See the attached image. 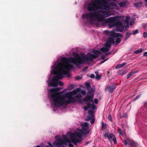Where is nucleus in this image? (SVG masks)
<instances>
[{
  "label": "nucleus",
  "mask_w": 147,
  "mask_h": 147,
  "mask_svg": "<svg viewBox=\"0 0 147 147\" xmlns=\"http://www.w3.org/2000/svg\"><path fill=\"white\" fill-rule=\"evenodd\" d=\"M115 1L116 0H112ZM111 0H92L87 6V9L90 11L82 15L83 21L86 24L90 23L94 24L97 27H100L107 24L109 28L117 26V31H123L124 27L129 28L126 26L125 22H123L124 26L121 20V16H117L111 17L104 19L115 14L114 11H110V6L115 7L116 10H118L119 7L114 2L109 1Z\"/></svg>",
  "instance_id": "f257e3e1"
},
{
  "label": "nucleus",
  "mask_w": 147,
  "mask_h": 147,
  "mask_svg": "<svg viewBox=\"0 0 147 147\" xmlns=\"http://www.w3.org/2000/svg\"><path fill=\"white\" fill-rule=\"evenodd\" d=\"M92 52L94 54L88 53L86 55L81 53L80 55L74 52L73 53V55L74 56V58L63 57L61 59L60 62H55L51 66V73L56 76L52 78L51 81H49L50 76L48 77V80H47L48 85L51 86H57L58 85L61 86L63 85V83L59 80L65 75H67L68 77L70 76L69 71L73 68V65L80 67L81 65L84 64L88 61H93L101 54L100 51L98 50H94Z\"/></svg>",
  "instance_id": "f03ea898"
},
{
  "label": "nucleus",
  "mask_w": 147,
  "mask_h": 147,
  "mask_svg": "<svg viewBox=\"0 0 147 147\" xmlns=\"http://www.w3.org/2000/svg\"><path fill=\"white\" fill-rule=\"evenodd\" d=\"M81 89L78 88L72 91L67 92L61 95L64 92L62 91L56 93L55 95L52 94V97L51 98L50 102L52 105L55 107H59L60 106L65 105V108L68 104L74 103L77 102L78 103H82V100L78 99L82 97L81 94H79Z\"/></svg>",
  "instance_id": "7ed1b4c3"
},
{
  "label": "nucleus",
  "mask_w": 147,
  "mask_h": 147,
  "mask_svg": "<svg viewBox=\"0 0 147 147\" xmlns=\"http://www.w3.org/2000/svg\"><path fill=\"white\" fill-rule=\"evenodd\" d=\"M82 127V129L77 128L74 133L70 131L67 132V136L69 138L72 143L76 145L78 143L81 142L82 140V137L88 133L87 130L89 128V125L87 122H84L81 124Z\"/></svg>",
  "instance_id": "20e7f679"
},
{
  "label": "nucleus",
  "mask_w": 147,
  "mask_h": 147,
  "mask_svg": "<svg viewBox=\"0 0 147 147\" xmlns=\"http://www.w3.org/2000/svg\"><path fill=\"white\" fill-rule=\"evenodd\" d=\"M104 34L109 36L108 40L106 42L105 47L100 49V50L103 53L109 51L111 47V43H115L117 44L121 41L120 38H122L123 36L119 33H115L114 30L109 31L108 30L104 31Z\"/></svg>",
  "instance_id": "39448f33"
},
{
  "label": "nucleus",
  "mask_w": 147,
  "mask_h": 147,
  "mask_svg": "<svg viewBox=\"0 0 147 147\" xmlns=\"http://www.w3.org/2000/svg\"><path fill=\"white\" fill-rule=\"evenodd\" d=\"M67 136V135H63L62 139H61L59 136H57L55 137L56 140L53 143V144L50 142H48V144L51 147H66V146L68 144L69 146L73 147V145Z\"/></svg>",
  "instance_id": "423d86ee"
},
{
  "label": "nucleus",
  "mask_w": 147,
  "mask_h": 147,
  "mask_svg": "<svg viewBox=\"0 0 147 147\" xmlns=\"http://www.w3.org/2000/svg\"><path fill=\"white\" fill-rule=\"evenodd\" d=\"M88 90L87 93V96H86L83 99H82V101L81 103H82L83 101H87L88 102H91L92 103L94 102L95 104H97L98 102V99H95L94 101L92 100L93 97V90L90 86H88L87 88Z\"/></svg>",
  "instance_id": "0eeeda50"
},
{
  "label": "nucleus",
  "mask_w": 147,
  "mask_h": 147,
  "mask_svg": "<svg viewBox=\"0 0 147 147\" xmlns=\"http://www.w3.org/2000/svg\"><path fill=\"white\" fill-rule=\"evenodd\" d=\"M61 88L60 87L54 88H53L51 89L50 90L49 92L48 96L51 100V98L52 97V94L54 95L56 94V93L57 92V91H59L60 90Z\"/></svg>",
  "instance_id": "6e6552de"
},
{
  "label": "nucleus",
  "mask_w": 147,
  "mask_h": 147,
  "mask_svg": "<svg viewBox=\"0 0 147 147\" xmlns=\"http://www.w3.org/2000/svg\"><path fill=\"white\" fill-rule=\"evenodd\" d=\"M124 144L125 145H127V144L131 145V147H138V144L136 143L135 142L133 141H129L128 142L126 140H125L124 141Z\"/></svg>",
  "instance_id": "1a4fd4ad"
},
{
  "label": "nucleus",
  "mask_w": 147,
  "mask_h": 147,
  "mask_svg": "<svg viewBox=\"0 0 147 147\" xmlns=\"http://www.w3.org/2000/svg\"><path fill=\"white\" fill-rule=\"evenodd\" d=\"M94 111L92 110L89 111V114L86 117V121H89L92 118L94 117Z\"/></svg>",
  "instance_id": "9d476101"
},
{
  "label": "nucleus",
  "mask_w": 147,
  "mask_h": 147,
  "mask_svg": "<svg viewBox=\"0 0 147 147\" xmlns=\"http://www.w3.org/2000/svg\"><path fill=\"white\" fill-rule=\"evenodd\" d=\"M86 105H87V106H84V107L85 111H87L88 108L92 109H94L96 108V107L94 105H91L90 103H88V102L86 103Z\"/></svg>",
  "instance_id": "9b49d317"
},
{
  "label": "nucleus",
  "mask_w": 147,
  "mask_h": 147,
  "mask_svg": "<svg viewBox=\"0 0 147 147\" xmlns=\"http://www.w3.org/2000/svg\"><path fill=\"white\" fill-rule=\"evenodd\" d=\"M116 86L115 85H112L110 86H108L106 88V90H108L111 93L116 88Z\"/></svg>",
  "instance_id": "f8f14e48"
},
{
  "label": "nucleus",
  "mask_w": 147,
  "mask_h": 147,
  "mask_svg": "<svg viewBox=\"0 0 147 147\" xmlns=\"http://www.w3.org/2000/svg\"><path fill=\"white\" fill-rule=\"evenodd\" d=\"M104 136L105 137L108 138L109 140H111V139L113 137L114 135L112 134H109L108 132H105Z\"/></svg>",
  "instance_id": "ddd939ff"
},
{
  "label": "nucleus",
  "mask_w": 147,
  "mask_h": 147,
  "mask_svg": "<svg viewBox=\"0 0 147 147\" xmlns=\"http://www.w3.org/2000/svg\"><path fill=\"white\" fill-rule=\"evenodd\" d=\"M130 16L129 15H128L126 16L125 20L123 21L124 22H126V23L127 24V25L126 26L127 27H129V22L130 19Z\"/></svg>",
  "instance_id": "4468645a"
},
{
  "label": "nucleus",
  "mask_w": 147,
  "mask_h": 147,
  "mask_svg": "<svg viewBox=\"0 0 147 147\" xmlns=\"http://www.w3.org/2000/svg\"><path fill=\"white\" fill-rule=\"evenodd\" d=\"M126 64L125 63H123L121 64H119L117 65L116 67V68H120L125 65Z\"/></svg>",
  "instance_id": "2eb2a0df"
},
{
  "label": "nucleus",
  "mask_w": 147,
  "mask_h": 147,
  "mask_svg": "<svg viewBox=\"0 0 147 147\" xmlns=\"http://www.w3.org/2000/svg\"><path fill=\"white\" fill-rule=\"evenodd\" d=\"M136 73L134 72H129L127 76V79L129 78L131 76L134 74Z\"/></svg>",
  "instance_id": "dca6fc26"
},
{
  "label": "nucleus",
  "mask_w": 147,
  "mask_h": 147,
  "mask_svg": "<svg viewBox=\"0 0 147 147\" xmlns=\"http://www.w3.org/2000/svg\"><path fill=\"white\" fill-rule=\"evenodd\" d=\"M142 3L141 2H139L137 3H134V5L137 8L140 7L142 5Z\"/></svg>",
  "instance_id": "f3484780"
},
{
  "label": "nucleus",
  "mask_w": 147,
  "mask_h": 147,
  "mask_svg": "<svg viewBox=\"0 0 147 147\" xmlns=\"http://www.w3.org/2000/svg\"><path fill=\"white\" fill-rule=\"evenodd\" d=\"M119 4L120 6L123 7L125 6L126 4V3L125 1L120 2L119 3Z\"/></svg>",
  "instance_id": "a211bd4d"
},
{
  "label": "nucleus",
  "mask_w": 147,
  "mask_h": 147,
  "mask_svg": "<svg viewBox=\"0 0 147 147\" xmlns=\"http://www.w3.org/2000/svg\"><path fill=\"white\" fill-rule=\"evenodd\" d=\"M110 52H108L107 53H106L104 55H102L101 56V58L102 59H104L105 58V56L107 55H108L110 54Z\"/></svg>",
  "instance_id": "6ab92c4d"
},
{
  "label": "nucleus",
  "mask_w": 147,
  "mask_h": 147,
  "mask_svg": "<svg viewBox=\"0 0 147 147\" xmlns=\"http://www.w3.org/2000/svg\"><path fill=\"white\" fill-rule=\"evenodd\" d=\"M131 35V33L127 32L126 33V37L125 38V40H126Z\"/></svg>",
  "instance_id": "aec40b11"
},
{
  "label": "nucleus",
  "mask_w": 147,
  "mask_h": 147,
  "mask_svg": "<svg viewBox=\"0 0 147 147\" xmlns=\"http://www.w3.org/2000/svg\"><path fill=\"white\" fill-rule=\"evenodd\" d=\"M143 51V49L142 48L140 49L139 50H137L134 52L135 54H138L142 52Z\"/></svg>",
  "instance_id": "412c9836"
},
{
  "label": "nucleus",
  "mask_w": 147,
  "mask_h": 147,
  "mask_svg": "<svg viewBox=\"0 0 147 147\" xmlns=\"http://www.w3.org/2000/svg\"><path fill=\"white\" fill-rule=\"evenodd\" d=\"M135 19V18H133L131 19V21L129 23V24L130 26L134 24Z\"/></svg>",
  "instance_id": "4be33fe9"
},
{
  "label": "nucleus",
  "mask_w": 147,
  "mask_h": 147,
  "mask_svg": "<svg viewBox=\"0 0 147 147\" xmlns=\"http://www.w3.org/2000/svg\"><path fill=\"white\" fill-rule=\"evenodd\" d=\"M102 126L101 127V129L102 130H104L106 128V124L104 123L103 122L102 123Z\"/></svg>",
  "instance_id": "5701e85b"
},
{
  "label": "nucleus",
  "mask_w": 147,
  "mask_h": 147,
  "mask_svg": "<svg viewBox=\"0 0 147 147\" xmlns=\"http://www.w3.org/2000/svg\"><path fill=\"white\" fill-rule=\"evenodd\" d=\"M126 73V72H125L123 70L120 71L119 72V74L120 75H123L125 74Z\"/></svg>",
  "instance_id": "b1692460"
},
{
  "label": "nucleus",
  "mask_w": 147,
  "mask_h": 147,
  "mask_svg": "<svg viewBox=\"0 0 147 147\" xmlns=\"http://www.w3.org/2000/svg\"><path fill=\"white\" fill-rule=\"evenodd\" d=\"M73 87L74 85H71L69 86H68V87H67V89L69 90H71L73 88Z\"/></svg>",
  "instance_id": "393cba45"
},
{
  "label": "nucleus",
  "mask_w": 147,
  "mask_h": 147,
  "mask_svg": "<svg viewBox=\"0 0 147 147\" xmlns=\"http://www.w3.org/2000/svg\"><path fill=\"white\" fill-rule=\"evenodd\" d=\"M139 33V31L138 30H135L133 31V34L135 35Z\"/></svg>",
  "instance_id": "a878e982"
},
{
  "label": "nucleus",
  "mask_w": 147,
  "mask_h": 147,
  "mask_svg": "<svg viewBox=\"0 0 147 147\" xmlns=\"http://www.w3.org/2000/svg\"><path fill=\"white\" fill-rule=\"evenodd\" d=\"M112 138H113V142H114V143L115 144H116L117 143V141H116V138L114 136Z\"/></svg>",
  "instance_id": "bb28decb"
},
{
  "label": "nucleus",
  "mask_w": 147,
  "mask_h": 147,
  "mask_svg": "<svg viewBox=\"0 0 147 147\" xmlns=\"http://www.w3.org/2000/svg\"><path fill=\"white\" fill-rule=\"evenodd\" d=\"M143 36L144 38H146L147 37V33L145 32H144L143 33Z\"/></svg>",
  "instance_id": "cd10ccee"
},
{
  "label": "nucleus",
  "mask_w": 147,
  "mask_h": 147,
  "mask_svg": "<svg viewBox=\"0 0 147 147\" xmlns=\"http://www.w3.org/2000/svg\"><path fill=\"white\" fill-rule=\"evenodd\" d=\"M108 118L111 121H112L113 119L112 118L111 116L110 115H108Z\"/></svg>",
  "instance_id": "c85d7f7f"
},
{
  "label": "nucleus",
  "mask_w": 147,
  "mask_h": 147,
  "mask_svg": "<svg viewBox=\"0 0 147 147\" xmlns=\"http://www.w3.org/2000/svg\"><path fill=\"white\" fill-rule=\"evenodd\" d=\"M75 78L76 80H79L82 79V77L80 76H78L76 77Z\"/></svg>",
  "instance_id": "c756f323"
},
{
  "label": "nucleus",
  "mask_w": 147,
  "mask_h": 147,
  "mask_svg": "<svg viewBox=\"0 0 147 147\" xmlns=\"http://www.w3.org/2000/svg\"><path fill=\"white\" fill-rule=\"evenodd\" d=\"M118 131L119 134H120L121 135H123L122 131L121 129H118Z\"/></svg>",
  "instance_id": "7c9ffc66"
},
{
  "label": "nucleus",
  "mask_w": 147,
  "mask_h": 147,
  "mask_svg": "<svg viewBox=\"0 0 147 147\" xmlns=\"http://www.w3.org/2000/svg\"><path fill=\"white\" fill-rule=\"evenodd\" d=\"M95 121V119L94 118H92L91 119V120L90 121V123L92 124H93L94 123Z\"/></svg>",
  "instance_id": "2f4dec72"
},
{
  "label": "nucleus",
  "mask_w": 147,
  "mask_h": 147,
  "mask_svg": "<svg viewBox=\"0 0 147 147\" xmlns=\"http://www.w3.org/2000/svg\"><path fill=\"white\" fill-rule=\"evenodd\" d=\"M101 78V76L99 75H97L95 77L96 79L97 80Z\"/></svg>",
  "instance_id": "473e14b6"
},
{
  "label": "nucleus",
  "mask_w": 147,
  "mask_h": 147,
  "mask_svg": "<svg viewBox=\"0 0 147 147\" xmlns=\"http://www.w3.org/2000/svg\"><path fill=\"white\" fill-rule=\"evenodd\" d=\"M140 97V95H139L137 96L134 99V101H135Z\"/></svg>",
  "instance_id": "72a5a7b5"
},
{
  "label": "nucleus",
  "mask_w": 147,
  "mask_h": 147,
  "mask_svg": "<svg viewBox=\"0 0 147 147\" xmlns=\"http://www.w3.org/2000/svg\"><path fill=\"white\" fill-rule=\"evenodd\" d=\"M81 93L83 95H85L86 94V92L84 90H82L81 92Z\"/></svg>",
  "instance_id": "f704fd0d"
},
{
  "label": "nucleus",
  "mask_w": 147,
  "mask_h": 147,
  "mask_svg": "<svg viewBox=\"0 0 147 147\" xmlns=\"http://www.w3.org/2000/svg\"><path fill=\"white\" fill-rule=\"evenodd\" d=\"M144 56H147V52H144L143 53Z\"/></svg>",
  "instance_id": "c9c22d12"
},
{
  "label": "nucleus",
  "mask_w": 147,
  "mask_h": 147,
  "mask_svg": "<svg viewBox=\"0 0 147 147\" xmlns=\"http://www.w3.org/2000/svg\"><path fill=\"white\" fill-rule=\"evenodd\" d=\"M95 76L94 75V74H92L90 76V77L91 78H94Z\"/></svg>",
  "instance_id": "e433bc0d"
},
{
  "label": "nucleus",
  "mask_w": 147,
  "mask_h": 147,
  "mask_svg": "<svg viewBox=\"0 0 147 147\" xmlns=\"http://www.w3.org/2000/svg\"><path fill=\"white\" fill-rule=\"evenodd\" d=\"M123 117L125 118L126 117H127V115L125 113L123 114Z\"/></svg>",
  "instance_id": "4c0bfd02"
},
{
  "label": "nucleus",
  "mask_w": 147,
  "mask_h": 147,
  "mask_svg": "<svg viewBox=\"0 0 147 147\" xmlns=\"http://www.w3.org/2000/svg\"><path fill=\"white\" fill-rule=\"evenodd\" d=\"M88 68V67H85L84 69V70H83V71H84L86 70Z\"/></svg>",
  "instance_id": "58836bf2"
},
{
  "label": "nucleus",
  "mask_w": 147,
  "mask_h": 147,
  "mask_svg": "<svg viewBox=\"0 0 147 147\" xmlns=\"http://www.w3.org/2000/svg\"><path fill=\"white\" fill-rule=\"evenodd\" d=\"M144 1L146 2L145 3V5L147 6V0H144Z\"/></svg>",
  "instance_id": "ea45409f"
},
{
  "label": "nucleus",
  "mask_w": 147,
  "mask_h": 147,
  "mask_svg": "<svg viewBox=\"0 0 147 147\" xmlns=\"http://www.w3.org/2000/svg\"><path fill=\"white\" fill-rule=\"evenodd\" d=\"M67 90V89H64L63 90V91L64 92H66Z\"/></svg>",
  "instance_id": "a19ab883"
},
{
  "label": "nucleus",
  "mask_w": 147,
  "mask_h": 147,
  "mask_svg": "<svg viewBox=\"0 0 147 147\" xmlns=\"http://www.w3.org/2000/svg\"><path fill=\"white\" fill-rule=\"evenodd\" d=\"M107 59H106V60H104V61H102L101 62V63H103L104 62H105V61H107Z\"/></svg>",
  "instance_id": "79ce46f5"
},
{
  "label": "nucleus",
  "mask_w": 147,
  "mask_h": 147,
  "mask_svg": "<svg viewBox=\"0 0 147 147\" xmlns=\"http://www.w3.org/2000/svg\"><path fill=\"white\" fill-rule=\"evenodd\" d=\"M37 147H40V146L38 145L37 146Z\"/></svg>",
  "instance_id": "37998d69"
},
{
  "label": "nucleus",
  "mask_w": 147,
  "mask_h": 147,
  "mask_svg": "<svg viewBox=\"0 0 147 147\" xmlns=\"http://www.w3.org/2000/svg\"><path fill=\"white\" fill-rule=\"evenodd\" d=\"M46 147H50L48 146H46Z\"/></svg>",
  "instance_id": "c03bdc74"
},
{
  "label": "nucleus",
  "mask_w": 147,
  "mask_h": 147,
  "mask_svg": "<svg viewBox=\"0 0 147 147\" xmlns=\"http://www.w3.org/2000/svg\"><path fill=\"white\" fill-rule=\"evenodd\" d=\"M54 111H55V110H54Z\"/></svg>",
  "instance_id": "a18cd8bd"
}]
</instances>
